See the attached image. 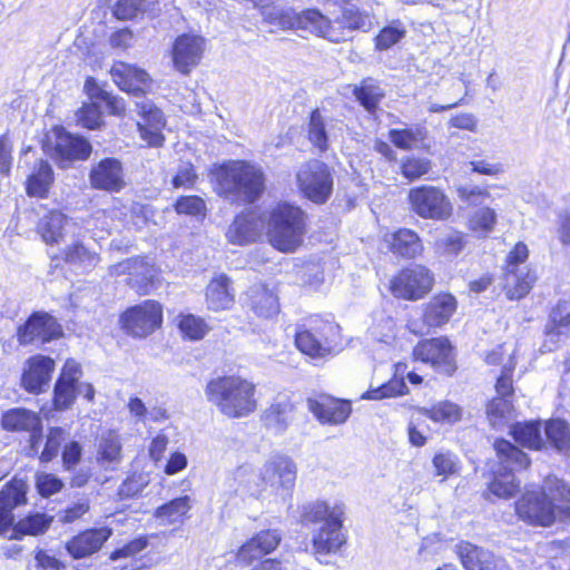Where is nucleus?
I'll return each mask as SVG.
<instances>
[{"mask_svg":"<svg viewBox=\"0 0 570 570\" xmlns=\"http://www.w3.org/2000/svg\"><path fill=\"white\" fill-rule=\"evenodd\" d=\"M515 513L531 527L550 528L570 521V484L556 475H547L542 484L525 491L515 501Z\"/></svg>","mask_w":570,"mask_h":570,"instance_id":"f257e3e1","label":"nucleus"},{"mask_svg":"<svg viewBox=\"0 0 570 570\" xmlns=\"http://www.w3.org/2000/svg\"><path fill=\"white\" fill-rule=\"evenodd\" d=\"M209 176L216 195L234 206L257 203L267 188L264 169L246 159H229L215 164Z\"/></svg>","mask_w":570,"mask_h":570,"instance_id":"f03ea898","label":"nucleus"},{"mask_svg":"<svg viewBox=\"0 0 570 570\" xmlns=\"http://www.w3.org/2000/svg\"><path fill=\"white\" fill-rule=\"evenodd\" d=\"M29 484L23 478L12 476L0 488V535L10 540L43 535L51 527L53 517L30 511L16 521L14 510L28 503Z\"/></svg>","mask_w":570,"mask_h":570,"instance_id":"7ed1b4c3","label":"nucleus"},{"mask_svg":"<svg viewBox=\"0 0 570 570\" xmlns=\"http://www.w3.org/2000/svg\"><path fill=\"white\" fill-rule=\"evenodd\" d=\"M207 401L228 419H243L258 406L256 384L240 374L212 377L205 386Z\"/></svg>","mask_w":570,"mask_h":570,"instance_id":"20e7f679","label":"nucleus"},{"mask_svg":"<svg viewBox=\"0 0 570 570\" xmlns=\"http://www.w3.org/2000/svg\"><path fill=\"white\" fill-rule=\"evenodd\" d=\"M308 230V215L299 205L279 200L267 212V242L282 254H294L301 249L305 244Z\"/></svg>","mask_w":570,"mask_h":570,"instance_id":"39448f33","label":"nucleus"},{"mask_svg":"<svg viewBox=\"0 0 570 570\" xmlns=\"http://www.w3.org/2000/svg\"><path fill=\"white\" fill-rule=\"evenodd\" d=\"M343 521L342 505L331 507L325 501H315L303 508L301 522L304 525L323 523L312 538L313 553L317 559L335 554L346 544Z\"/></svg>","mask_w":570,"mask_h":570,"instance_id":"423d86ee","label":"nucleus"},{"mask_svg":"<svg viewBox=\"0 0 570 570\" xmlns=\"http://www.w3.org/2000/svg\"><path fill=\"white\" fill-rule=\"evenodd\" d=\"M495 458L500 465L488 483V490L501 499L514 497L520 489L514 472L525 471L531 465V459L519 446L503 438H497L493 442Z\"/></svg>","mask_w":570,"mask_h":570,"instance_id":"0eeeda50","label":"nucleus"},{"mask_svg":"<svg viewBox=\"0 0 570 570\" xmlns=\"http://www.w3.org/2000/svg\"><path fill=\"white\" fill-rule=\"evenodd\" d=\"M294 345L301 354L312 360L333 357L342 350L340 328L322 317H313L296 328Z\"/></svg>","mask_w":570,"mask_h":570,"instance_id":"6e6552de","label":"nucleus"},{"mask_svg":"<svg viewBox=\"0 0 570 570\" xmlns=\"http://www.w3.org/2000/svg\"><path fill=\"white\" fill-rule=\"evenodd\" d=\"M435 285L436 275L428 265L411 262L390 275L385 288L396 302L416 303L430 296Z\"/></svg>","mask_w":570,"mask_h":570,"instance_id":"1a4fd4ad","label":"nucleus"},{"mask_svg":"<svg viewBox=\"0 0 570 570\" xmlns=\"http://www.w3.org/2000/svg\"><path fill=\"white\" fill-rule=\"evenodd\" d=\"M164 325V305L157 299H144L126 307L118 316L119 330L126 336L142 341Z\"/></svg>","mask_w":570,"mask_h":570,"instance_id":"9d476101","label":"nucleus"},{"mask_svg":"<svg viewBox=\"0 0 570 570\" xmlns=\"http://www.w3.org/2000/svg\"><path fill=\"white\" fill-rule=\"evenodd\" d=\"M43 149L60 168L85 161L92 153V146L87 138L69 132L60 125L53 126L46 136Z\"/></svg>","mask_w":570,"mask_h":570,"instance_id":"9b49d317","label":"nucleus"},{"mask_svg":"<svg viewBox=\"0 0 570 570\" xmlns=\"http://www.w3.org/2000/svg\"><path fill=\"white\" fill-rule=\"evenodd\" d=\"M295 180L301 196L316 205L327 203L334 190V170L320 159L305 161Z\"/></svg>","mask_w":570,"mask_h":570,"instance_id":"f8f14e48","label":"nucleus"},{"mask_svg":"<svg viewBox=\"0 0 570 570\" xmlns=\"http://www.w3.org/2000/svg\"><path fill=\"white\" fill-rule=\"evenodd\" d=\"M411 360L426 364L446 377L454 376L459 368L455 346L446 335L419 340L412 348Z\"/></svg>","mask_w":570,"mask_h":570,"instance_id":"ddd939ff","label":"nucleus"},{"mask_svg":"<svg viewBox=\"0 0 570 570\" xmlns=\"http://www.w3.org/2000/svg\"><path fill=\"white\" fill-rule=\"evenodd\" d=\"M406 200L410 212L422 219L444 222L453 215V205L439 186H414L409 189Z\"/></svg>","mask_w":570,"mask_h":570,"instance_id":"4468645a","label":"nucleus"},{"mask_svg":"<svg viewBox=\"0 0 570 570\" xmlns=\"http://www.w3.org/2000/svg\"><path fill=\"white\" fill-rule=\"evenodd\" d=\"M68 432L61 426H50L47 430L45 445L39 453V462L48 464L61 454L63 471L73 472L83 456V449L79 441H67Z\"/></svg>","mask_w":570,"mask_h":570,"instance_id":"2eb2a0df","label":"nucleus"},{"mask_svg":"<svg viewBox=\"0 0 570 570\" xmlns=\"http://www.w3.org/2000/svg\"><path fill=\"white\" fill-rule=\"evenodd\" d=\"M16 337L21 346L47 344L63 337V328L50 313L35 311L17 327Z\"/></svg>","mask_w":570,"mask_h":570,"instance_id":"dca6fc26","label":"nucleus"},{"mask_svg":"<svg viewBox=\"0 0 570 570\" xmlns=\"http://www.w3.org/2000/svg\"><path fill=\"white\" fill-rule=\"evenodd\" d=\"M205 49L206 39L203 36L191 32L177 36L170 48L174 69L188 76L200 63Z\"/></svg>","mask_w":570,"mask_h":570,"instance_id":"f3484780","label":"nucleus"},{"mask_svg":"<svg viewBox=\"0 0 570 570\" xmlns=\"http://www.w3.org/2000/svg\"><path fill=\"white\" fill-rule=\"evenodd\" d=\"M112 534L109 525L83 528L71 535L63 548L73 560L87 559L100 552Z\"/></svg>","mask_w":570,"mask_h":570,"instance_id":"a211bd4d","label":"nucleus"},{"mask_svg":"<svg viewBox=\"0 0 570 570\" xmlns=\"http://www.w3.org/2000/svg\"><path fill=\"white\" fill-rule=\"evenodd\" d=\"M243 308L259 321H268L281 313V303L276 288L259 282L244 292Z\"/></svg>","mask_w":570,"mask_h":570,"instance_id":"6ab92c4d","label":"nucleus"},{"mask_svg":"<svg viewBox=\"0 0 570 570\" xmlns=\"http://www.w3.org/2000/svg\"><path fill=\"white\" fill-rule=\"evenodd\" d=\"M459 308L456 296L450 291H439L422 305L421 323L428 330L444 327Z\"/></svg>","mask_w":570,"mask_h":570,"instance_id":"aec40b11","label":"nucleus"},{"mask_svg":"<svg viewBox=\"0 0 570 570\" xmlns=\"http://www.w3.org/2000/svg\"><path fill=\"white\" fill-rule=\"evenodd\" d=\"M88 177L92 189L109 194L120 193L127 186L124 164L116 157H106L92 165Z\"/></svg>","mask_w":570,"mask_h":570,"instance_id":"412c9836","label":"nucleus"},{"mask_svg":"<svg viewBox=\"0 0 570 570\" xmlns=\"http://www.w3.org/2000/svg\"><path fill=\"white\" fill-rule=\"evenodd\" d=\"M109 73L118 89L128 95L144 97L151 90V77L137 65L117 60L111 65Z\"/></svg>","mask_w":570,"mask_h":570,"instance_id":"4be33fe9","label":"nucleus"},{"mask_svg":"<svg viewBox=\"0 0 570 570\" xmlns=\"http://www.w3.org/2000/svg\"><path fill=\"white\" fill-rule=\"evenodd\" d=\"M128 277L126 285L138 296H147L161 284V269L145 256H134L128 259Z\"/></svg>","mask_w":570,"mask_h":570,"instance_id":"5701e85b","label":"nucleus"},{"mask_svg":"<svg viewBox=\"0 0 570 570\" xmlns=\"http://www.w3.org/2000/svg\"><path fill=\"white\" fill-rule=\"evenodd\" d=\"M309 412L324 425H340L347 421L352 413L350 400L321 393L307 400Z\"/></svg>","mask_w":570,"mask_h":570,"instance_id":"b1692460","label":"nucleus"},{"mask_svg":"<svg viewBox=\"0 0 570 570\" xmlns=\"http://www.w3.org/2000/svg\"><path fill=\"white\" fill-rule=\"evenodd\" d=\"M56 368L50 356L36 354L28 357L20 377L21 387L31 394L39 395L48 387Z\"/></svg>","mask_w":570,"mask_h":570,"instance_id":"393cba45","label":"nucleus"},{"mask_svg":"<svg viewBox=\"0 0 570 570\" xmlns=\"http://www.w3.org/2000/svg\"><path fill=\"white\" fill-rule=\"evenodd\" d=\"M282 541L281 533L275 529H265L247 539L235 552V560L242 566H249L254 561L274 552Z\"/></svg>","mask_w":570,"mask_h":570,"instance_id":"a878e982","label":"nucleus"},{"mask_svg":"<svg viewBox=\"0 0 570 570\" xmlns=\"http://www.w3.org/2000/svg\"><path fill=\"white\" fill-rule=\"evenodd\" d=\"M80 376V365L73 360H67L53 386L51 403L56 411H66L72 406Z\"/></svg>","mask_w":570,"mask_h":570,"instance_id":"bb28decb","label":"nucleus"},{"mask_svg":"<svg viewBox=\"0 0 570 570\" xmlns=\"http://www.w3.org/2000/svg\"><path fill=\"white\" fill-rule=\"evenodd\" d=\"M387 250L395 257L405 261H415L425 252L420 234L409 227H399L383 237Z\"/></svg>","mask_w":570,"mask_h":570,"instance_id":"cd10ccee","label":"nucleus"},{"mask_svg":"<svg viewBox=\"0 0 570 570\" xmlns=\"http://www.w3.org/2000/svg\"><path fill=\"white\" fill-rule=\"evenodd\" d=\"M297 475V468L292 458L275 454L267 460L259 473L262 482L281 489H293Z\"/></svg>","mask_w":570,"mask_h":570,"instance_id":"c85d7f7f","label":"nucleus"},{"mask_svg":"<svg viewBox=\"0 0 570 570\" xmlns=\"http://www.w3.org/2000/svg\"><path fill=\"white\" fill-rule=\"evenodd\" d=\"M204 297L208 311H230L236 303L233 279L225 273L214 275L205 287Z\"/></svg>","mask_w":570,"mask_h":570,"instance_id":"c756f323","label":"nucleus"},{"mask_svg":"<svg viewBox=\"0 0 570 570\" xmlns=\"http://www.w3.org/2000/svg\"><path fill=\"white\" fill-rule=\"evenodd\" d=\"M501 279V288L505 298L510 302H519L532 292L538 282V274L532 267L503 269Z\"/></svg>","mask_w":570,"mask_h":570,"instance_id":"7c9ffc66","label":"nucleus"},{"mask_svg":"<svg viewBox=\"0 0 570 570\" xmlns=\"http://www.w3.org/2000/svg\"><path fill=\"white\" fill-rule=\"evenodd\" d=\"M391 144L400 150L419 149L431 151L430 132L424 124H415L404 128H392L387 132Z\"/></svg>","mask_w":570,"mask_h":570,"instance_id":"2f4dec72","label":"nucleus"},{"mask_svg":"<svg viewBox=\"0 0 570 570\" xmlns=\"http://www.w3.org/2000/svg\"><path fill=\"white\" fill-rule=\"evenodd\" d=\"M407 363L404 361L396 362L393 365V374L391 379L376 387H370L365 391L361 399L368 401H381L384 399H395L405 396L410 390L404 381V373L407 370Z\"/></svg>","mask_w":570,"mask_h":570,"instance_id":"473e14b6","label":"nucleus"},{"mask_svg":"<svg viewBox=\"0 0 570 570\" xmlns=\"http://www.w3.org/2000/svg\"><path fill=\"white\" fill-rule=\"evenodd\" d=\"M258 235V217L252 209L238 213L226 232L228 243L237 246L254 243Z\"/></svg>","mask_w":570,"mask_h":570,"instance_id":"72a5a7b5","label":"nucleus"},{"mask_svg":"<svg viewBox=\"0 0 570 570\" xmlns=\"http://www.w3.org/2000/svg\"><path fill=\"white\" fill-rule=\"evenodd\" d=\"M191 508L193 499L187 494L180 495L157 507L154 511V518L161 525L180 529L186 520L190 518Z\"/></svg>","mask_w":570,"mask_h":570,"instance_id":"f704fd0d","label":"nucleus"},{"mask_svg":"<svg viewBox=\"0 0 570 570\" xmlns=\"http://www.w3.org/2000/svg\"><path fill=\"white\" fill-rule=\"evenodd\" d=\"M299 24L302 27H298V30H309L316 36L334 43L347 40V36L342 31H337L333 27L332 21L315 8H308L299 12Z\"/></svg>","mask_w":570,"mask_h":570,"instance_id":"c9c22d12","label":"nucleus"},{"mask_svg":"<svg viewBox=\"0 0 570 570\" xmlns=\"http://www.w3.org/2000/svg\"><path fill=\"white\" fill-rule=\"evenodd\" d=\"M55 171L46 159H39L24 181V190L29 197L46 199L55 184Z\"/></svg>","mask_w":570,"mask_h":570,"instance_id":"e433bc0d","label":"nucleus"},{"mask_svg":"<svg viewBox=\"0 0 570 570\" xmlns=\"http://www.w3.org/2000/svg\"><path fill=\"white\" fill-rule=\"evenodd\" d=\"M352 95L357 104L371 116H376L385 99V90L379 80L372 77L363 78L353 86Z\"/></svg>","mask_w":570,"mask_h":570,"instance_id":"4c0bfd02","label":"nucleus"},{"mask_svg":"<svg viewBox=\"0 0 570 570\" xmlns=\"http://www.w3.org/2000/svg\"><path fill=\"white\" fill-rule=\"evenodd\" d=\"M456 554L465 570H499L492 552L468 541L456 546Z\"/></svg>","mask_w":570,"mask_h":570,"instance_id":"58836bf2","label":"nucleus"},{"mask_svg":"<svg viewBox=\"0 0 570 570\" xmlns=\"http://www.w3.org/2000/svg\"><path fill=\"white\" fill-rule=\"evenodd\" d=\"M67 223V214L59 208H50L37 222L36 232L47 245H55L65 237Z\"/></svg>","mask_w":570,"mask_h":570,"instance_id":"ea45409f","label":"nucleus"},{"mask_svg":"<svg viewBox=\"0 0 570 570\" xmlns=\"http://www.w3.org/2000/svg\"><path fill=\"white\" fill-rule=\"evenodd\" d=\"M39 413L27 407L17 406L4 410L0 416V428L6 433L24 434L40 420Z\"/></svg>","mask_w":570,"mask_h":570,"instance_id":"a19ab883","label":"nucleus"},{"mask_svg":"<svg viewBox=\"0 0 570 570\" xmlns=\"http://www.w3.org/2000/svg\"><path fill=\"white\" fill-rule=\"evenodd\" d=\"M61 259L65 264L82 269L92 271L101 261L100 254L89 248L82 240H73L61 252Z\"/></svg>","mask_w":570,"mask_h":570,"instance_id":"79ce46f5","label":"nucleus"},{"mask_svg":"<svg viewBox=\"0 0 570 570\" xmlns=\"http://www.w3.org/2000/svg\"><path fill=\"white\" fill-rule=\"evenodd\" d=\"M546 337L558 342L561 337H570V304L558 301L548 313V321L543 328Z\"/></svg>","mask_w":570,"mask_h":570,"instance_id":"37998d69","label":"nucleus"},{"mask_svg":"<svg viewBox=\"0 0 570 570\" xmlns=\"http://www.w3.org/2000/svg\"><path fill=\"white\" fill-rule=\"evenodd\" d=\"M542 423L539 420L515 422L510 428V435L523 448L541 451L546 448L542 435Z\"/></svg>","mask_w":570,"mask_h":570,"instance_id":"c03bdc74","label":"nucleus"},{"mask_svg":"<svg viewBox=\"0 0 570 570\" xmlns=\"http://www.w3.org/2000/svg\"><path fill=\"white\" fill-rule=\"evenodd\" d=\"M295 411V403L289 397L275 400L264 411L262 420L267 429L284 431L292 422Z\"/></svg>","mask_w":570,"mask_h":570,"instance_id":"a18cd8bd","label":"nucleus"},{"mask_svg":"<svg viewBox=\"0 0 570 570\" xmlns=\"http://www.w3.org/2000/svg\"><path fill=\"white\" fill-rule=\"evenodd\" d=\"M175 325L181 338L190 342L204 340L210 331L206 320L193 313H179L175 318Z\"/></svg>","mask_w":570,"mask_h":570,"instance_id":"49530a36","label":"nucleus"},{"mask_svg":"<svg viewBox=\"0 0 570 570\" xmlns=\"http://www.w3.org/2000/svg\"><path fill=\"white\" fill-rule=\"evenodd\" d=\"M85 92L90 100L105 102L109 115L124 117L126 114V102L121 97L114 96L102 89L95 78L88 77L85 81Z\"/></svg>","mask_w":570,"mask_h":570,"instance_id":"de8ad7c7","label":"nucleus"},{"mask_svg":"<svg viewBox=\"0 0 570 570\" xmlns=\"http://www.w3.org/2000/svg\"><path fill=\"white\" fill-rule=\"evenodd\" d=\"M415 411L432 422L440 424H454L462 419L461 407L446 400L434 403L429 407L417 406Z\"/></svg>","mask_w":570,"mask_h":570,"instance_id":"09e8293b","label":"nucleus"},{"mask_svg":"<svg viewBox=\"0 0 570 570\" xmlns=\"http://www.w3.org/2000/svg\"><path fill=\"white\" fill-rule=\"evenodd\" d=\"M337 22L340 29L336 30L342 31L345 36L344 30L368 32L375 26L374 17L371 13L355 7L343 9Z\"/></svg>","mask_w":570,"mask_h":570,"instance_id":"8fccbe9b","label":"nucleus"},{"mask_svg":"<svg viewBox=\"0 0 570 570\" xmlns=\"http://www.w3.org/2000/svg\"><path fill=\"white\" fill-rule=\"evenodd\" d=\"M306 131L308 141L318 153L324 154L328 150L330 138L326 130V124L318 108L311 110Z\"/></svg>","mask_w":570,"mask_h":570,"instance_id":"3c124183","label":"nucleus"},{"mask_svg":"<svg viewBox=\"0 0 570 570\" xmlns=\"http://www.w3.org/2000/svg\"><path fill=\"white\" fill-rule=\"evenodd\" d=\"M400 175L409 183L417 181L432 170V161L429 158L416 155L404 156L399 165Z\"/></svg>","mask_w":570,"mask_h":570,"instance_id":"603ef678","label":"nucleus"},{"mask_svg":"<svg viewBox=\"0 0 570 570\" xmlns=\"http://www.w3.org/2000/svg\"><path fill=\"white\" fill-rule=\"evenodd\" d=\"M544 433L556 450L559 452L570 451V428L564 420L550 419L546 421Z\"/></svg>","mask_w":570,"mask_h":570,"instance_id":"864d4df0","label":"nucleus"},{"mask_svg":"<svg viewBox=\"0 0 570 570\" xmlns=\"http://www.w3.org/2000/svg\"><path fill=\"white\" fill-rule=\"evenodd\" d=\"M513 399L493 396L487 404V416L492 426H502L513 415Z\"/></svg>","mask_w":570,"mask_h":570,"instance_id":"5fc2aeb1","label":"nucleus"},{"mask_svg":"<svg viewBox=\"0 0 570 570\" xmlns=\"http://www.w3.org/2000/svg\"><path fill=\"white\" fill-rule=\"evenodd\" d=\"M264 21L282 30H298L299 12L292 8H273L262 12Z\"/></svg>","mask_w":570,"mask_h":570,"instance_id":"6e6d98bb","label":"nucleus"},{"mask_svg":"<svg viewBox=\"0 0 570 570\" xmlns=\"http://www.w3.org/2000/svg\"><path fill=\"white\" fill-rule=\"evenodd\" d=\"M432 465L434 475L441 478V481L459 475L461 470L459 458L451 451L436 452L432 458Z\"/></svg>","mask_w":570,"mask_h":570,"instance_id":"4d7b16f0","label":"nucleus"},{"mask_svg":"<svg viewBox=\"0 0 570 570\" xmlns=\"http://www.w3.org/2000/svg\"><path fill=\"white\" fill-rule=\"evenodd\" d=\"M177 215L190 216L197 219H204L207 215L206 202L198 195L179 196L173 204Z\"/></svg>","mask_w":570,"mask_h":570,"instance_id":"13d9d810","label":"nucleus"},{"mask_svg":"<svg viewBox=\"0 0 570 570\" xmlns=\"http://www.w3.org/2000/svg\"><path fill=\"white\" fill-rule=\"evenodd\" d=\"M154 215L155 210L149 205L134 203L126 215L125 227L128 230L140 232L153 222Z\"/></svg>","mask_w":570,"mask_h":570,"instance_id":"bf43d9fd","label":"nucleus"},{"mask_svg":"<svg viewBox=\"0 0 570 570\" xmlns=\"http://www.w3.org/2000/svg\"><path fill=\"white\" fill-rule=\"evenodd\" d=\"M76 122L88 130L100 129L105 122L98 104L94 101L83 102L76 111Z\"/></svg>","mask_w":570,"mask_h":570,"instance_id":"052dcab7","label":"nucleus"},{"mask_svg":"<svg viewBox=\"0 0 570 570\" xmlns=\"http://www.w3.org/2000/svg\"><path fill=\"white\" fill-rule=\"evenodd\" d=\"M149 6L148 0H117L112 7V16L120 21L136 19Z\"/></svg>","mask_w":570,"mask_h":570,"instance_id":"680f3d73","label":"nucleus"},{"mask_svg":"<svg viewBox=\"0 0 570 570\" xmlns=\"http://www.w3.org/2000/svg\"><path fill=\"white\" fill-rule=\"evenodd\" d=\"M399 27L385 26L374 37V48L384 51L399 43L406 35V30L397 21Z\"/></svg>","mask_w":570,"mask_h":570,"instance_id":"e2e57ef3","label":"nucleus"},{"mask_svg":"<svg viewBox=\"0 0 570 570\" xmlns=\"http://www.w3.org/2000/svg\"><path fill=\"white\" fill-rule=\"evenodd\" d=\"M121 459V443L118 436L108 434L99 444L97 460L101 463H115Z\"/></svg>","mask_w":570,"mask_h":570,"instance_id":"0e129e2a","label":"nucleus"},{"mask_svg":"<svg viewBox=\"0 0 570 570\" xmlns=\"http://www.w3.org/2000/svg\"><path fill=\"white\" fill-rule=\"evenodd\" d=\"M35 485L41 498H50L51 495L61 492L65 483L53 473L40 472L35 478Z\"/></svg>","mask_w":570,"mask_h":570,"instance_id":"69168bd1","label":"nucleus"},{"mask_svg":"<svg viewBox=\"0 0 570 570\" xmlns=\"http://www.w3.org/2000/svg\"><path fill=\"white\" fill-rule=\"evenodd\" d=\"M497 215L490 207H482L469 218V228L473 232H491L495 225Z\"/></svg>","mask_w":570,"mask_h":570,"instance_id":"338daca9","label":"nucleus"},{"mask_svg":"<svg viewBox=\"0 0 570 570\" xmlns=\"http://www.w3.org/2000/svg\"><path fill=\"white\" fill-rule=\"evenodd\" d=\"M198 174L196 167L190 161L184 164L177 169V173L171 178L173 188L191 189L196 186Z\"/></svg>","mask_w":570,"mask_h":570,"instance_id":"774afa93","label":"nucleus"}]
</instances>
